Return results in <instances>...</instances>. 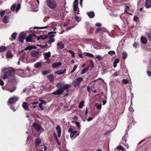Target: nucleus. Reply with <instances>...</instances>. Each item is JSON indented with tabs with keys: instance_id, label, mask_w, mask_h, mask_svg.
<instances>
[{
	"instance_id": "f257e3e1",
	"label": "nucleus",
	"mask_w": 151,
	"mask_h": 151,
	"mask_svg": "<svg viewBox=\"0 0 151 151\" xmlns=\"http://www.w3.org/2000/svg\"><path fill=\"white\" fill-rule=\"evenodd\" d=\"M6 70L2 77V79L6 80V81L9 82L14 83L16 82V79L14 76V71L11 69H8L6 68H3L2 69L3 71Z\"/></svg>"
},
{
	"instance_id": "f03ea898",
	"label": "nucleus",
	"mask_w": 151,
	"mask_h": 151,
	"mask_svg": "<svg viewBox=\"0 0 151 151\" xmlns=\"http://www.w3.org/2000/svg\"><path fill=\"white\" fill-rule=\"evenodd\" d=\"M70 86V85L66 84L63 82H59L56 85V87L60 89H62L63 91H64V90L68 89Z\"/></svg>"
},
{
	"instance_id": "7ed1b4c3",
	"label": "nucleus",
	"mask_w": 151,
	"mask_h": 151,
	"mask_svg": "<svg viewBox=\"0 0 151 151\" xmlns=\"http://www.w3.org/2000/svg\"><path fill=\"white\" fill-rule=\"evenodd\" d=\"M83 80V78L81 77H79L76 78L73 81L72 84L75 87H78L80 86L81 82Z\"/></svg>"
},
{
	"instance_id": "20e7f679",
	"label": "nucleus",
	"mask_w": 151,
	"mask_h": 151,
	"mask_svg": "<svg viewBox=\"0 0 151 151\" xmlns=\"http://www.w3.org/2000/svg\"><path fill=\"white\" fill-rule=\"evenodd\" d=\"M47 2L49 7L51 9H54L56 7V4L53 0H47Z\"/></svg>"
},
{
	"instance_id": "39448f33",
	"label": "nucleus",
	"mask_w": 151,
	"mask_h": 151,
	"mask_svg": "<svg viewBox=\"0 0 151 151\" xmlns=\"http://www.w3.org/2000/svg\"><path fill=\"white\" fill-rule=\"evenodd\" d=\"M56 32H52L49 33V34H53L50 35L49 40L47 42L48 44L51 45L52 42H53L55 41V40L53 37L55 36V34L56 33Z\"/></svg>"
},
{
	"instance_id": "423d86ee",
	"label": "nucleus",
	"mask_w": 151,
	"mask_h": 151,
	"mask_svg": "<svg viewBox=\"0 0 151 151\" xmlns=\"http://www.w3.org/2000/svg\"><path fill=\"white\" fill-rule=\"evenodd\" d=\"M79 133H78L77 131H74L72 132H71L70 134V137L71 139L73 140L78 136Z\"/></svg>"
},
{
	"instance_id": "0eeeda50",
	"label": "nucleus",
	"mask_w": 151,
	"mask_h": 151,
	"mask_svg": "<svg viewBox=\"0 0 151 151\" xmlns=\"http://www.w3.org/2000/svg\"><path fill=\"white\" fill-rule=\"evenodd\" d=\"M78 0H75L73 3V9L75 12L78 11L77 14H79V10L78 8Z\"/></svg>"
},
{
	"instance_id": "6e6552de",
	"label": "nucleus",
	"mask_w": 151,
	"mask_h": 151,
	"mask_svg": "<svg viewBox=\"0 0 151 151\" xmlns=\"http://www.w3.org/2000/svg\"><path fill=\"white\" fill-rule=\"evenodd\" d=\"M18 97L14 96L11 98L8 101V103L9 104H12L15 102L18 99Z\"/></svg>"
},
{
	"instance_id": "1a4fd4ad",
	"label": "nucleus",
	"mask_w": 151,
	"mask_h": 151,
	"mask_svg": "<svg viewBox=\"0 0 151 151\" xmlns=\"http://www.w3.org/2000/svg\"><path fill=\"white\" fill-rule=\"evenodd\" d=\"M26 35L24 32L21 33L19 35V40L21 43L23 42L24 40V39Z\"/></svg>"
},
{
	"instance_id": "9d476101",
	"label": "nucleus",
	"mask_w": 151,
	"mask_h": 151,
	"mask_svg": "<svg viewBox=\"0 0 151 151\" xmlns=\"http://www.w3.org/2000/svg\"><path fill=\"white\" fill-rule=\"evenodd\" d=\"M33 126L35 128L37 131H39L40 129H41L43 130H44L43 129L41 128L40 125L39 124L37 123H34L33 124Z\"/></svg>"
},
{
	"instance_id": "9b49d317",
	"label": "nucleus",
	"mask_w": 151,
	"mask_h": 151,
	"mask_svg": "<svg viewBox=\"0 0 151 151\" xmlns=\"http://www.w3.org/2000/svg\"><path fill=\"white\" fill-rule=\"evenodd\" d=\"M63 92L62 89H60L57 90V91L52 93L51 94L55 95L61 94Z\"/></svg>"
},
{
	"instance_id": "f8f14e48",
	"label": "nucleus",
	"mask_w": 151,
	"mask_h": 151,
	"mask_svg": "<svg viewBox=\"0 0 151 151\" xmlns=\"http://www.w3.org/2000/svg\"><path fill=\"white\" fill-rule=\"evenodd\" d=\"M21 60L23 62H24L25 63H27L29 62V61H28L27 60V58H26V60L25 59L24 57L23 56H21V57L19 58V60L18 62V64L19 65L20 64V60Z\"/></svg>"
},
{
	"instance_id": "ddd939ff",
	"label": "nucleus",
	"mask_w": 151,
	"mask_h": 151,
	"mask_svg": "<svg viewBox=\"0 0 151 151\" xmlns=\"http://www.w3.org/2000/svg\"><path fill=\"white\" fill-rule=\"evenodd\" d=\"M62 64V63L60 62H55L52 64V67L53 68L55 69L59 67Z\"/></svg>"
},
{
	"instance_id": "4468645a",
	"label": "nucleus",
	"mask_w": 151,
	"mask_h": 151,
	"mask_svg": "<svg viewBox=\"0 0 151 151\" xmlns=\"http://www.w3.org/2000/svg\"><path fill=\"white\" fill-rule=\"evenodd\" d=\"M39 52L37 51H34L31 52V55L32 56L36 58L38 57Z\"/></svg>"
},
{
	"instance_id": "2eb2a0df",
	"label": "nucleus",
	"mask_w": 151,
	"mask_h": 151,
	"mask_svg": "<svg viewBox=\"0 0 151 151\" xmlns=\"http://www.w3.org/2000/svg\"><path fill=\"white\" fill-rule=\"evenodd\" d=\"M56 129L57 130L58 136L59 137H60L61 136V129L59 125H57L56 127Z\"/></svg>"
},
{
	"instance_id": "dca6fc26",
	"label": "nucleus",
	"mask_w": 151,
	"mask_h": 151,
	"mask_svg": "<svg viewBox=\"0 0 151 151\" xmlns=\"http://www.w3.org/2000/svg\"><path fill=\"white\" fill-rule=\"evenodd\" d=\"M48 37L47 35H41L37 37L36 39L37 40H39L40 39L44 40L47 39Z\"/></svg>"
},
{
	"instance_id": "f3484780",
	"label": "nucleus",
	"mask_w": 151,
	"mask_h": 151,
	"mask_svg": "<svg viewBox=\"0 0 151 151\" xmlns=\"http://www.w3.org/2000/svg\"><path fill=\"white\" fill-rule=\"evenodd\" d=\"M50 52H44L43 53V55L44 56L45 58L47 60H48L50 56Z\"/></svg>"
},
{
	"instance_id": "a211bd4d",
	"label": "nucleus",
	"mask_w": 151,
	"mask_h": 151,
	"mask_svg": "<svg viewBox=\"0 0 151 151\" xmlns=\"http://www.w3.org/2000/svg\"><path fill=\"white\" fill-rule=\"evenodd\" d=\"M145 6L147 8H150L151 6V0H146Z\"/></svg>"
},
{
	"instance_id": "6ab92c4d",
	"label": "nucleus",
	"mask_w": 151,
	"mask_h": 151,
	"mask_svg": "<svg viewBox=\"0 0 151 151\" xmlns=\"http://www.w3.org/2000/svg\"><path fill=\"white\" fill-rule=\"evenodd\" d=\"M33 46H28L24 50H22L20 51H19L20 53L23 52L24 50L27 51L28 50H30L32 49L33 48Z\"/></svg>"
},
{
	"instance_id": "aec40b11",
	"label": "nucleus",
	"mask_w": 151,
	"mask_h": 151,
	"mask_svg": "<svg viewBox=\"0 0 151 151\" xmlns=\"http://www.w3.org/2000/svg\"><path fill=\"white\" fill-rule=\"evenodd\" d=\"M22 106L25 110H28V105L27 102H24L22 104Z\"/></svg>"
},
{
	"instance_id": "412c9836",
	"label": "nucleus",
	"mask_w": 151,
	"mask_h": 151,
	"mask_svg": "<svg viewBox=\"0 0 151 151\" xmlns=\"http://www.w3.org/2000/svg\"><path fill=\"white\" fill-rule=\"evenodd\" d=\"M141 42L144 44H145L147 42V39L145 37L142 36L141 38Z\"/></svg>"
},
{
	"instance_id": "4be33fe9",
	"label": "nucleus",
	"mask_w": 151,
	"mask_h": 151,
	"mask_svg": "<svg viewBox=\"0 0 151 151\" xmlns=\"http://www.w3.org/2000/svg\"><path fill=\"white\" fill-rule=\"evenodd\" d=\"M41 142V139L37 138L36 139L35 142V146L39 145Z\"/></svg>"
},
{
	"instance_id": "5701e85b",
	"label": "nucleus",
	"mask_w": 151,
	"mask_h": 151,
	"mask_svg": "<svg viewBox=\"0 0 151 151\" xmlns=\"http://www.w3.org/2000/svg\"><path fill=\"white\" fill-rule=\"evenodd\" d=\"M83 54L89 58H93L94 57L93 54L90 53L84 52L83 53Z\"/></svg>"
},
{
	"instance_id": "b1692460",
	"label": "nucleus",
	"mask_w": 151,
	"mask_h": 151,
	"mask_svg": "<svg viewBox=\"0 0 151 151\" xmlns=\"http://www.w3.org/2000/svg\"><path fill=\"white\" fill-rule=\"evenodd\" d=\"M17 34L16 32L13 33L12 34L11 37L10 38V40L11 41L13 40H15L16 38Z\"/></svg>"
},
{
	"instance_id": "393cba45",
	"label": "nucleus",
	"mask_w": 151,
	"mask_h": 151,
	"mask_svg": "<svg viewBox=\"0 0 151 151\" xmlns=\"http://www.w3.org/2000/svg\"><path fill=\"white\" fill-rule=\"evenodd\" d=\"M42 62H38L36 63L34 65L35 68H40L42 65Z\"/></svg>"
},
{
	"instance_id": "a878e982",
	"label": "nucleus",
	"mask_w": 151,
	"mask_h": 151,
	"mask_svg": "<svg viewBox=\"0 0 151 151\" xmlns=\"http://www.w3.org/2000/svg\"><path fill=\"white\" fill-rule=\"evenodd\" d=\"M88 16L90 18H93L95 16V14L93 12H88L87 13Z\"/></svg>"
},
{
	"instance_id": "bb28decb",
	"label": "nucleus",
	"mask_w": 151,
	"mask_h": 151,
	"mask_svg": "<svg viewBox=\"0 0 151 151\" xmlns=\"http://www.w3.org/2000/svg\"><path fill=\"white\" fill-rule=\"evenodd\" d=\"M94 106L97 109L99 110H101V104H100L96 103Z\"/></svg>"
},
{
	"instance_id": "cd10ccee",
	"label": "nucleus",
	"mask_w": 151,
	"mask_h": 151,
	"mask_svg": "<svg viewBox=\"0 0 151 151\" xmlns=\"http://www.w3.org/2000/svg\"><path fill=\"white\" fill-rule=\"evenodd\" d=\"M9 19V17L7 16H5L4 17L3 19L4 22L5 23H8Z\"/></svg>"
},
{
	"instance_id": "c85d7f7f",
	"label": "nucleus",
	"mask_w": 151,
	"mask_h": 151,
	"mask_svg": "<svg viewBox=\"0 0 151 151\" xmlns=\"http://www.w3.org/2000/svg\"><path fill=\"white\" fill-rule=\"evenodd\" d=\"M65 70H66L65 69V70H63L62 71H61V70L58 71H56L55 73L58 75H61L63 74L64 73Z\"/></svg>"
},
{
	"instance_id": "c756f323",
	"label": "nucleus",
	"mask_w": 151,
	"mask_h": 151,
	"mask_svg": "<svg viewBox=\"0 0 151 151\" xmlns=\"http://www.w3.org/2000/svg\"><path fill=\"white\" fill-rule=\"evenodd\" d=\"M49 27V26H46L45 27H35L34 28V29H46V28H48Z\"/></svg>"
},
{
	"instance_id": "7c9ffc66",
	"label": "nucleus",
	"mask_w": 151,
	"mask_h": 151,
	"mask_svg": "<svg viewBox=\"0 0 151 151\" xmlns=\"http://www.w3.org/2000/svg\"><path fill=\"white\" fill-rule=\"evenodd\" d=\"M84 101H81L79 103L78 107L80 109L82 108L83 106V105H84Z\"/></svg>"
},
{
	"instance_id": "2f4dec72",
	"label": "nucleus",
	"mask_w": 151,
	"mask_h": 151,
	"mask_svg": "<svg viewBox=\"0 0 151 151\" xmlns=\"http://www.w3.org/2000/svg\"><path fill=\"white\" fill-rule=\"evenodd\" d=\"M3 88V89L4 90H6V91H9V92H11V93H12V92L14 91L15 89H16V88H14L12 90H9L8 89V88H6V86H5L4 87V88Z\"/></svg>"
},
{
	"instance_id": "473e14b6",
	"label": "nucleus",
	"mask_w": 151,
	"mask_h": 151,
	"mask_svg": "<svg viewBox=\"0 0 151 151\" xmlns=\"http://www.w3.org/2000/svg\"><path fill=\"white\" fill-rule=\"evenodd\" d=\"M6 57L8 58H11L12 57V55L11 52L8 51L6 54Z\"/></svg>"
},
{
	"instance_id": "72a5a7b5",
	"label": "nucleus",
	"mask_w": 151,
	"mask_h": 151,
	"mask_svg": "<svg viewBox=\"0 0 151 151\" xmlns=\"http://www.w3.org/2000/svg\"><path fill=\"white\" fill-rule=\"evenodd\" d=\"M32 36L31 35H30L29 36L27 37L26 38V40L27 42H30L32 41L31 38Z\"/></svg>"
},
{
	"instance_id": "f704fd0d",
	"label": "nucleus",
	"mask_w": 151,
	"mask_h": 151,
	"mask_svg": "<svg viewBox=\"0 0 151 151\" xmlns=\"http://www.w3.org/2000/svg\"><path fill=\"white\" fill-rule=\"evenodd\" d=\"M7 50L6 47L4 46H2L0 47V52L2 51H5Z\"/></svg>"
},
{
	"instance_id": "c9c22d12",
	"label": "nucleus",
	"mask_w": 151,
	"mask_h": 151,
	"mask_svg": "<svg viewBox=\"0 0 151 151\" xmlns=\"http://www.w3.org/2000/svg\"><path fill=\"white\" fill-rule=\"evenodd\" d=\"M48 79L50 81V82H52L54 80L53 76L52 75H50L48 76Z\"/></svg>"
},
{
	"instance_id": "e433bc0d",
	"label": "nucleus",
	"mask_w": 151,
	"mask_h": 151,
	"mask_svg": "<svg viewBox=\"0 0 151 151\" xmlns=\"http://www.w3.org/2000/svg\"><path fill=\"white\" fill-rule=\"evenodd\" d=\"M57 45L58 46V48L60 49H62L64 48V46L63 45L61 44L60 42H58Z\"/></svg>"
},
{
	"instance_id": "4c0bfd02",
	"label": "nucleus",
	"mask_w": 151,
	"mask_h": 151,
	"mask_svg": "<svg viewBox=\"0 0 151 151\" xmlns=\"http://www.w3.org/2000/svg\"><path fill=\"white\" fill-rule=\"evenodd\" d=\"M103 58V57L101 55H96L95 57V60H96V59L99 60H101Z\"/></svg>"
},
{
	"instance_id": "58836bf2",
	"label": "nucleus",
	"mask_w": 151,
	"mask_h": 151,
	"mask_svg": "<svg viewBox=\"0 0 151 151\" xmlns=\"http://www.w3.org/2000/svg\"><path fill=\"white\" fill-rule=\"evenodd\" d=\"M129 81L127 79H124L122 81V83L126 84L129 83Z\"/></svg>"
},
{
	"instance_id": "ea45409f",
	"label": "nucleus",
	"mask_w": 151,
	"mask_h": 151,
	"mask_svg": "<svg viewBox=\"0 0 151 151\" xmlns=\"http://www.w3.org/2000/svg\"><path fill=\"white\" fill-rule=\"evenodd\" d=\"M88 68L89 67H88L83 69L81 72V74H84L88 70Z\"/></svg>"
},
{
	"instance_id": "a19ab883",
	"label": "nucleus",
	"mask_w": 151,
	"mask_h": 151,
	"mask_svg": "<svg viewBox=\"0 0 151 151\" xmlns=\"http://www.w3.org/2000/svg\"><path fill=\"white\" fill-rule=\"evenodd\" d=\"M122 56L123 58L124 59H125L127 56V53L125 52H123L122 53Z\"/></svg>"
},
{
	"instance_id": "79ce46f5",
	"label": "nucleus",
	"mask_w": 151,
	"mask_h": 151,
	"mask_svg": "<svg viewBox=\"0 0 151 151\" xmlns=\"http://www.w3.org/2000/svg\"><path fill=\"white\" fill-rule=\"evenodd\" d=\"M147 38L150 41H151V32H147L146 33Z\"/></svg>"
},
{
	"instance_id": "37998d69",
	"label": "nucleus",
	"mask_w": 151,
	"mask_h": 151,
	"mask_svg": "<svg viewBox=\"0 0 151 151\" xmlns=\"http://www.w3.org/2000/svg\"><path fill=\"white\" fill-rule=\"evenodd\" d=\"M21 6L20 4H17V8L16 10V12L17 13L18 11L20 9V8Z\"/></svg>"
},
{
	"instance_id": "c03bdc74",
	"label": "nucleus",
	"mask_w": 151,
	"mask_h": 151,
	"mask_svg": "<svg viewBox=\"0 0 151 151\" xmlns=\"http://www.w3.org/2000/svg\"><path fill=\"white\" fill-rule=\"evenodd\" d=\"M108 53L111 56H112L115 54V52L114 51H110L108 52Z\"/></svg>"
},
{
	"instance_id": "a18cd8bd",
	"label": "nucleus",
	"mask_w": 151,
	"mask_h": 151,
	"mask_svg": "<svg viewBox=\"0 0 151 151\" xmlns=\"http://www.w3.org/2000/svg\"><path fill=\"white\" fill-rule=\"evenodd\" d=\"M122 149H124V147L122 145H119L116 148L115 150H121Z\"/></svg>"
},
{
	"instance_id": "49530a36",
	"label": "nucleus",
	"mask_w": 151,
	"mask_h": 151,
	"mask_svg": "<svg viewBox=\"0 0 151 151\" xmlns=\"http://www.w3.org/2000/svg\"><path fill=\"white\" fill-rule=\"evenodd\" d=\"M5 12L4 10H0V15L2 17L4 15Z\"/></svg>"
},
{
	"instance_id": "de8ad7c7",
	"label": "nucleus",
	"mask_w": 151,
	"mask_h": 151,
	"mask_svg": "<svg viewBox=\"0 0 151 151\" xmlns=\"http://www.w3.org/2000/svg\"><path fill=\"white\" fill-rule=\"evenodd\" d=\"M75 124L76 126L78 127L79 129L80 130L81 129V125L80 123L78 122H75Z\"/></svg>"
},
{
	"instance_id": "09e8293b",
	"label": "nucleus",
	"mask_w": 151,
	"mask_h": 151,
	"mask_svg": "<svg viewBox=\"0 0 151 151\" xmlns=\"http://www.w3.org/2000/svg\"><path fill=\"white\" fill-rule=\"evenodd\" d=\"M129 8L128 6H126V7L125 8V12L127 14H129V12H127V11H129Z\"/></svg>"
},
{
	"instance_id": "8fccbe9b",
	"label": "nucleus",
	"mask_w": 151,
	"mask_h": 151,
	"mask_svg": "<svg viewBox=\"0 0 151 151\" xmlns=\"http://www.w3.org/2000/svg\"><path fill=\"white\" fill-rule=\"evenodd\" d=\"M75 19L77 22H79L81 21V18L80 17L76 16V17Z\"/></svg>"
},
{
	"instance_id": "3c124183",
	"label": "nucleus",
	"mask_w": 151,
	"mask_h": 151,
	"mask_svg": "<svg viewBox=\"0 0 151 151\" xmlns=\"http://www.w3.org/2000/svg\"><path fill=\"white\" fill-rule=\"evenodd\" d=\"M67 51L70 52V53L73 57H74V56L75 53L74 51H73L70 50H68Z\"/></svg>"
},
{
	"instance_id": "603ef678",
	"label": "nucleus",
	"mask_w": 151,
	"mask_h": 151,
	"mask_svg": "<svg viewBox=\"0 0 151 151\" xmlns=\"http://www.w3.org/2000/svg\"><path fill=\"white\" fill-rule=\"evenodd\" d=\"M16 8V5H13L11 7V10L14 11Z\"/></svg>"
},
{
	"instance_id": "864d4df0",
	"label": "nucleus",
	"mask_w": 151,
	"mask_h": 151,
	"mask_svg": "<svg viewBox=\"0 0 151 151\" xmlns=\"http://www.w3.org/2000/svg\"><path fill=\"white\" fill-rule=\"evenodd\" d=\"M49 72L48 71H43L42 72V73L43 75H45L48 73Z\"/></svg>"
},
{
	"instance_id": "5fc2aeb1",
	"label": "nucleus",
	"mask_w": 151,
	"mask_h": 151,
	"mask_svg": "<svg viewBox=\"0 0 151 151\" xmlns=\"http://www.w3.org/2000/svg\"><path fill=\"white\" fill-rule=\"evenodd\" d=\"M42 104L39 103V106L40 108V109L41 110H42L44 109L43 107L42 106Z\"/></svg>"
},
{
	"instance_id": "6e6d98bb",
	"label": "nucleus",
	"mask_w": 151,
	"mask_h": 151,
	"mask_svg": "<svg viewBox=\"0 0 151 151\" xmlns=\"http://www.w3.org/2000/svg\"><path fill=\"white\" fill-rule=\"evenodd\" d=\"M94 118V117H89L87 118V121L88 122H90L91 121V120H92Z\"/></svg>"
},
{
	"instance_id": "4d7b16f0",
	"label": "nucleus",
	"mask_w": 151,
	"mask_h": 151,
	"mask_svg": "<svg viewBox=\"0 0 151 151\" xmlns=\"http://www.w3.org/2000/svg\"><path fill=\"white\" fill-rule=\"evenodd\" d=\"M134 20L135 21H137L138 20V18L136 16H134Z\"/></svg>"
},
{
	"instance_id": "13d9d810",
	"label": "nucleus",
	"mask_w": 151,
	"mask_h": 151,
	"mask_svg": "<svg viewBox=\"0 0 151 151\" xmlns=\"http://www.w3.org/2000/svg\"><path fill=\"white\" fill-rule=\"evenodd\" d=\"M102 29V28H97L96 29V33H98L100 30H101Z\"/></svg>"
},
{
	"instance_id": "bf43d9fd",
	"label": "nucleus",
	"mask_w": 151,
	"mask_h": 151,
	"mask_svg": "<svg viewBox=\"0 0 151 151\" xmlns=\"http://www.w3.org/2000/svg\"><path fill=\"white\" fill-rule=\"evenodd\" d=\"M40 101H41V102L40 103L42 104H45V101L44 100H40Z\"/></svg>"
},
{
	"instance_id": "052dcab7",
	"label": "nucleus",
	"mask_w": 151,
	"mask_h": 151,
	"mask_svg": "<svg viewBox=\"0 0 151 151\" xmlns=\"http://www.w3.org/2000/svg\"><path fill=\"white\" fill-rule=\"evenodd\" d=\"M68 131L69 132H70V133L73 132V129L72 128H69L68 130Z\"/></svg>"
},
{
	"instance_id": "680f3d73",
	"label": "nucleus",
	"mask_w": 151,
	"mask_h": 151,
	"mask_svg": "<svg viewBox=\"0 0 151 151\" xmlns=\"http://www.w3.org/2000/svg\"><path fill=\"white\" fill-rule=\"evenodd\" d=\"M119 62V59H116L114 61V63H118Z\"/></svg>"
},
{
	"instance_id": "e2e57ef3",
	"label": "nucleus",
	"mask_w": 151,
	"mask_h": 151,
	"mask_svg": "<svg viewBox=\"0 0 151 151\" xmlns=\"http://www.w3.org/2000/svg\"><path fill=\"white\" fill-rule=\"evenodd\" d=\"M96 25L97 27H100L101 26V24L100 23L98 22L96 23Z\"/></svg>"
},
{
	"instance_id": "0e129e2a",
	"label": "nucleus",
	"mask_w": 151,
	"mask_h": 151,
	"mask_svg": "<svg viewBox=\"0 0 151 151\" xmlns=\"http://www.w3.org/2000/svg\"><path fill=\"white\" fill-rule=\"evenodd\" d=\"M4 84V83L3 81L0 79V85L1 86H3Z\"/></svg>"
},
{
	"instance_id": "69168bd1",
	"label": "nucleus",
	"mask_w": 151,
	"mask_h": 151,
	"mask_svg": "<svg viewBox=\"0 0 151 151\" xmlns=\"http://www.w3.org/2000/svg\"><path fill=\"white\" fill-rule=\"evenodd\" d=\"M138 44L136 42L134 43L133 44V46L135 48L137 47Z\"/></svg>"
},
{
	"instance_id": "338daca9",
	"label": "nucleus",
	"mask_w": 151,
	"mask_h": 151,
	"mask_svg": "<svg viewBox=\"0 0 151 151\" xmlns=\"http://www.w3.org/2000/svg\"><path fill=\"white\" fill-rule=\"evenodd\" d=\"M129 110L130 111L133 112L134 110L131 107H129Z\"/></svg>"
},
{
	"instance_id": "774afa93",
	"label": "nucleus",
	"mask_w": 151,
	"mask_h": 151,
	"mask_svg": "<svg viewBox=\"0 0 151 151\" xmlns=\"http://www.w3.org/2000/svg\"><path fill=\"white\" fill-rule=\"evenodd\" d=\"M147 74L149 76H150L151 75V70L150 71H147Z\"/></svg>"
}]
</instances>
